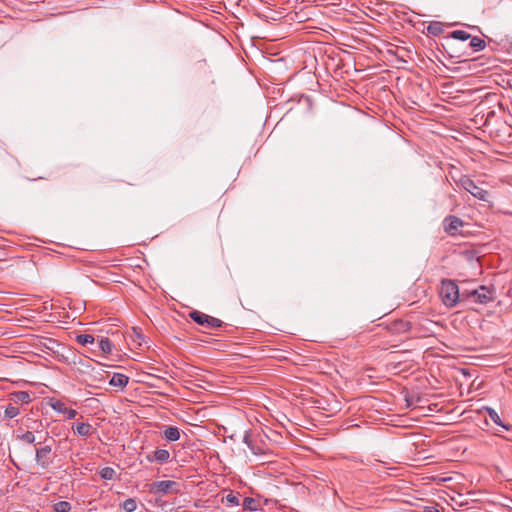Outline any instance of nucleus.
<instances>
[{
  "label": "nucleus",
  "mask_w": 512,
  "mask_h": 512,
  "mask_svg": "<svg viewBox=\"0 0 512 512\" xmlns=\"http://www.w3.org/2000/svg\"><path fill=\"white\" fill-rule=\"evenodd\" d=\"M440 296L446 307H454L462 301V292L454 280L443 279L440 286Z\"/></svg>",
  "instance_id": "1"
},
{
  "label": "nucleus",
  "mask_w": 512,
  "mask_h": 512,
  "mask_svg": "<svg viewBox=\"0 0 512 512\" xmlns=\"http://www.w3.org/2000/svg\"><path fill=\"white\" fill-rule=\"evenodd\" d=\"M495 289L487 286H479L476 289L462 291V301H472L477 304H487L495 300Z\"/></svg>",
  "instance_id": "2"
},
{
  "label": "nucleus",
  "mask_w": 512,
  "mask_h": 512,
  "mask_svg": "<svg viewBox=\"0 0 512 512\" xmlns=\"http://www.w3.org/2000/svg\"><path fill=\"white\" fill-rule=\"evenodd\" d=\"M456 183L465 189L467 192L472 194L475 198L482 200V201H488L489 193L487 190L482 189L481 187L477 186L476 183L470 179L467 175H462L459 180H456Z\"/></svg>",
  "instance_id": "3"
},
{
  "label": "nucleus",
  "mask_w": 512,
  "mask_h": 512,
  "mask_svg": "<svg viewBox=\"0 0 512 512\" xmlns=\"http://www.w3.org/2000/svg\"><path fill=\"white\" fill-rule=\"evenodd\" d=\"M149 492L154 495L163 496L168 493H180L179 483L172 480L155 481L150 485Z\"/></svg>",
  "instance_id": "4"
},
{
  "label": "nucleus",
  "mask_w": 512,
  "mask_h": 512,
  "mask_svg": "<svg viewBox=\"0 0 512 512\" xmlns=\"http://www.w3.org/2000/svg\"><path fill=\"white\" fill-rule=\"evenodd\" d=\"M189 316L194 322L207 329H215L222 327L223 325V322L220 319L207 315L198 310L190 312Z\"/></svg>",
  "instance_id": "5"
},
{
  "label": "nucleus",
  "mask_w": 512,
  "mask_h": 512,
  "mask_svg": "<svg viewBox=\"0 0 512 512\" xmlns=\"http://www.w3.org/2000/svg\"><path fill=\"white\" fill-rule=\"evenodd\" d=\"M463 226L464 221L457 216L449 215L444 219V231L449 235H456Z\"/></svg>",
  "instance_id": "6"
},
{
  "label": "nucleus",
  "mask_w": 512,
  "mask_h": 512,
  "mask_svg": "<svg viewBox=\"0 0 512 512\" xmlns=\"http://www.w3.org/2000/svg\"><path fill=\"white\" fill-rule=\"evenodd\" d=\"M51 451L52 448L49 445H46L36 450V462L44 469L48 468L49 465L52 463V461L49 459Z\"/></svg>",
  "instance_id": "7"
},
{
  "label": "nucleus",
  "mask_w": 512,
  "mask_h": 512,
  "mask_svg": "<svg viewBox=\"0 0 512 512\" xmlns=\"http://www.w3.org/2000/svg\"><path fill=\"white\" fill-rule=\"evenodd\" d=\"M51 407L54 411L63 413L67 417V419H74L77 415L76 410L66 407L65 403H63L60 400H56L55 402H53L51 404Z\"/></svg>",
  "instance_id": "8"
},
{
  "label": "nucleus",
  "mask_w": 512,
  "mask_h": 512,
  "mask_svg": "<svg viewBox=\"0 0 512 512\" xmlns=\"http://www.w3.org/2000/svg\"><path fill=\"white\" fill-rule=\"evenodd\" d=\"M484 411L488 414L489 418L498 426L506 431H512V425L502 421L500 415L491 407H484Z\"/></svg>",
  "instance_id": "9"
},
{
  "label": "nucleus",
  "mask_w": 512,
  "mask_h": 512,
  "mask_svg": "<svg viewBox=\"0 0 512 512\" xmlns=\"http://www.w3.org/2000/svg\"><path fill=\"white\" fill-rule=\"evenodd\" d=\"M129 382V377L125 374L114 373L109 384L115 387L124 388Z\"/></svg>",
  "instance_id": "10"
},
{
  "label": "nucleus",
  "mask_w": 512,
  "mask_h": 512,
  "mask_svg": "<svg viewBox=\"0 0 512 512\" xmlns=\"http://www.w3.org/2000/svg\"><path fill=\"white\" fill-rule=\"evenodd\" d=\"M163 436L166 440L175 442L180 438V430L175 426H168L163 431Z\"/></svg>",
  "instance_id": "11"
},
{
  "label": "nucleus",
  "mask_w": 512,
  "mask_h": 512,
  "mask_svg": "<svg viewBox=\"0 0 512 512\" xmlns=\"http://www.w3.org/2000/svg\"><path fill=\"white\" fill-rule=\"evenodd\" d=\"M427 32L432 36H439L444 32V25L439 21H432L427 26Z\"/></svg>",
  "instance_id": "12"
},
{
  "label": "nucleus",
  "mask_w": 512,
  "mask_h": 512,
  "mask_svg": "<svg viewBox=\"0 0 512 512\" xmlns=\"http://www.w3.org/2000/svg\"><path fill=\"white\" fill-rule=\"evenodd\" d=\"M14 402L29 403L31 401L30 394L26 391H18L11 395Z\"/></svg>",
  "instance_id": "13"
},
{
  "label": "nucleus",
  "mask_w": 512,
  "mask_h": 512,
  "mask_svg": "<svg viewBox=\"0 0 512 512\" xmlns=\"http://www.w3.org/2000/svg\"><path fill=\"white\" fill-rule=\"evenodd\" d=\"M243 510L245 511H257L259 509V503L252 497H246L243 501Z\"/></svg>",
  "instance_id": "14"
},
{
  "label": "nucleus",
  "mask_w": 512,
  "mask_h": 512,
  "mask_svg": "<svg viewBox=\"0 0 512 512\" xmlns=\"http://www.w3.org/2000/svg\"><path fill=\"white\" fill-rule=\"evenodd\" d=\"M169 457H170V453L166 449H156L154 451L153 459L160 464L167 462Z\"/></svg>",
  "instance_id": "15"
},
{
  "label": "nucleus",
  "mask_w": 512,
  "mask_h": 512,
  "mask_svg": "<svg viewBox=\"0 0 512 512\" xmlns=\"http://www.w3.org/2000/svg\"><path fill=\"white\" fill-rule=\"evenodd\" d=\"M469 46L474 51H481L486 47V43L483 39L478 36H471Z\"/></svg>",
  "instance_id": "16"
},
{
  "label": "nucleus",
  "mask_w": 512,
  "mask_h": 512,
  "mask_svg": "<svg viewBox=\"0 0 512 512\" xmlns=\"http://www.w3.org/2000/svg\"><path fill=\"white\" fill-rule=\"evenodd\" d=\"M113 344L107 337H102L99 340V348L103 352V354L108 355L112 352Z\"/></svg>",
  "instance_id": "17"
},
{
  "label": "nucleus",
  "mask_w": 512,
  "mask_h": 512,
  "mask_svg": "<svg viewBox=\"0 0 512 512\" xmlns=\"http://www.w3.org/2000/svg\"><path fill=\"white\" fill-rule=\"evenodd\" d=\"M74 430L80 436H88L91 431V425L89 423H78Z\"/></svg>",
  "instance_id": "18"
},
{
  "label": "nucleus",
  "mask_w": 512,
  "mask_h": 512,
  "mask_svg": "<svg viewBox=\"0 0 512 512\" xmlns=\"http://www.w3.org/2000/svg\"><path fill=\"white\" fill-rule=\"evenodd\" d=\"M449 37L460 41H466L471 38V35L463 30H455L451 32Z\"/></svg>",
  "instance_id": "19"
},
{
  "label": "nucleus",
  "mask_w": 512,
  "mask_h": 512,
  "mask_svg": "<svg viewBox=\"0 0 512 512\" xmlns=\"http://www.w3.org/2000/svg\"><path fill=\"white\" fill-rule=\"evenodd\" d=\"M76 341L81 345L93 344L95 339L90 334H79L76 336Z\"/></svg>",
  "instance_id": "20"
},
{
  "label": "nucleus",
  "mask_w": 512,
  "mask_h": 512,
  "mask_svg": "<svg viewBox=\"0 0 512 512\" xmlns=\"http://www.w3.org/2000/svg\"><path fill=\"white\" fill-rule=\"evenodd\" d=\"M122 508L126 512H134L137 509V502L134 498H128L122 503Z\"/></svg>",
  "instance_id": "21"
},
{
  "label": "nucleus",
  "mask_w": 512,
  "mask_h": 512,
  "mask_svg": "<svg viewBox=\"0 0 512 512\" xmlns=\"http://www.w3.org/2000/svg\"><path fill=\"white\" fill-rule=\"evenodd\" d=\"M4 414L6 418L13 419L20 414V410L18 407L9 404L5 408Z\"/></svg>",
  "instance_id": "22"
},
{
  "label": "nucleus",
  "mask_w": 512,
  "mask_h": 512,
  "mask_svg": "<svg viewBox=\"0 0 512 512\" xmlns=\"http://www.w3.org/2000/svg\"><path fill=\"white\" fill-rule=\"evenodd\" d=\"M102 479L111 480L114 478L116 472L112 467H104L99 472Z\"/></svg>",
  "instance_id": "23"
},
{
  "label": "nucleus",
  "mask_w": 512,
  "mask_h": 512,
  "mask_svg": "<svg viewBox=\"0 0 512 512\" xmlns=\"http://www.w3.org/2000/svg\"><path fill=\"white\" fill-rule=\"evenodd\" d=\"M410 328V324L403 320H398L393 324L392 330L395 332H405Z\"/></svg>",
  "instance_id": "24"
},
{
  "label": "nucleus",
  "mask_w": 512,
  "mask_h": 512,
  "mask_svg": "<svg viewBox=\"0 0 512 512\" xmlns=\"http://www.w3.org/2000/svg\"><path fill=\"white\" fill-rule=\"evenodd\" d=\"M71 510V504L67 501H59L54 504L55 512H69Z\"/></svg>",
  "instance_id": "25"
},
{
  "label": "nucleus",
  "mask_w": 512,
  "mask_h": 512,
  "mask_svg": "<svg viewBox=\"0 0 512 512\" xmlns=\"http://www.w3.org/2000/svg\"><path fill=\"white\" fill-rule=\"evenodd\" d=\"M224 500L228 506H238L240 504L238 495H235L233 493L227 494L223 501Z\"/></svg>",
  "instance_id": "26"
},
{
  "label": "nucleus",
  "mask_w": 512,
  "mask_h": 512,
  "mask_svg": "<svg viewBox=\"0 0 512 512\" xmlns=\"http://www.w3.org/2000/svg\"><path fill=\"white\" fill-rule=\"evenodd\" d=\"M22 441L32 444L35 443V435L31 431H26L21 436H18Z\"/></svg>",
  "instance_id": "27"
},
{
  "label": "nucleus",
  "mask_w": 512,
  "mask_h": 512,
  "mask_svg": "<svg viewBox=\"0 0 512 512\" xmlns=\"http://www.w3.org/2000/svg\"><path fill=\"white\" fill-rule=\"evenodd\" d=\"M243 442L249 447L252 448V440L249 432H246L243 437Z\"/></svg>",
  "instance_id": "28"
},
{
  "label": "nucleus",
  "mask_w": 512,
  "mask_h": 512,
  "mask_svg": "<svg viewBox=\"0 0 512 512\" xmlns=\"http://www.w3.org/2000/svg\"><path fill=\"white\" fill-rule=\"evenodd\" d=\"M423 512H440V511L434 506H426V507H424Z\"/></svg>",
  "instance_id": "29"
},
{
  "label": "nucleus",
  "mask_w": 512,
  "mask_h": 512,
  "mask_svg": "<svg viewBox=\"0 0 512 512\" xmlns=\"http://www.w3.org/2000/svg\"><path fill=\"white\" fill-rule=\"evenodd\" d=\"M509 434L507 436H503L508 441H512V431H507Z\"/></svg>",
  "instance_id": "30"
},
{
  "label": "nucleus",
  "mask_w": 512,
  "mask_h": 512,
  "mask_svg": "<svg viewBox=\"0 0 512 512\" xmlns=\"http://www.w3.org/2000/svg\"><path fill=\"white\" fill-rule=\"evenodd\" d=\"M406 402H407V406L410 407L411 405H413V401L409 398L406 397Z\"/></svg>",
  "instance_id": "31"
},
{
  "label": "nucleus",
  "mask_w": 512,
  "mask_h": 512,
  "mask_svg": "<svg viewBox=\"0 0 512 512\" xmlns=\"http://www.w3.org/2000/svg\"><path fill=\"white\" fill-rule=\"evenodd\" d=\"M38 179H46V178H45V177H43V176H40V177H38V178H33V179H29V180H30V181H36V180H38Z\"/></svg>",
  "instance_id": "32"
}]
</instances>
